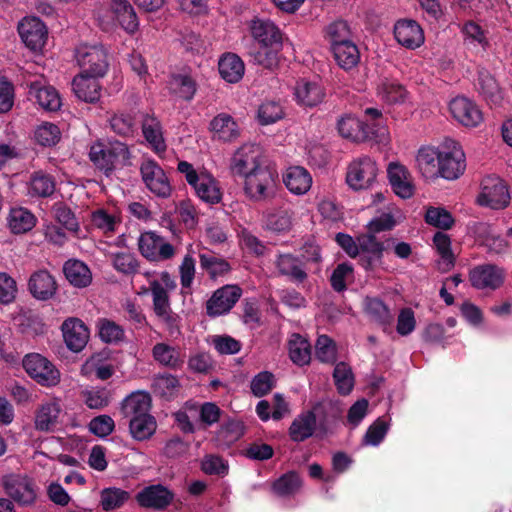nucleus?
<instances>
[{
	"label": "nucleus",
	"instance_id": "obj_58",
	"mask_svg": "<svg viewBox=\"0 0 512 512\" xmlns=\"http://www.w3.org/2000/svg\"><path fill=\"white\" fill-rule=\"evenodd\" d=\"M275 384V376L269 371H262L253 377L250 389L256 397H262L267 395Z\"/></svg>",
	"mask_w": 512,
	"mask_h": 512
},
{
	"label": "nucleus",
	"instance_id": "obj_11",
	"mask_svg": "<svg viewBox=\"0 0 512 512\" xmlns=\"http://www.w3.org/2000/svg\"><path fill=\"white\" fill-rule=\"evenodd\" d=\"M377 167L369 158L352 162L347 171L346 181L354 190L368 189L375 182Z\"/></svg>",
	"mask_w": 512,
	"mask_h": 512
},
{
	"label": "nucleus",
	"instance_id": "obj_6",
	"mask_svg": "<svg viewBox=\"0 0 512 512\" xmlns=\"http://www.w3.org/2000/svg\"><path fill=\"white\" fill-rule=\"evenodd\" d=\"M23 367L28 375L43 386L52 387L60 382V372L46 357L31 353L24 357Z\"/></svg>",
	"mask_w": 512,
	"mask_h": 512
},
{
	"label": "nucleus",
	"instance_id": "obj_8",
	"mask_svg": "<svg viewBox=\"0 0 512 512\" xmlns=\"http://www.w3.org/2000/svg\"><path fill=\"white\" fill-rule=\"evenodd\" d=\"M142 180L146 187L157 197L168 198L172 186L164 170L153 160L144 161L140 166Z\"/></svg>",
	"mask_w": 512,
	"mask_h": 512
},
{
	"label": "nucleus",
	"instance_id": "obj_47",
	"mask_svg": "<svg viewBox=\"0 0 512 512\" xmlns=\"http://www.w3.org/2000/svg\"><path fill=\"white\" fill-rule=\"evenodd\" d=\"M156 420L152 415L129 420V429L133 438L139 441L149 439L156 431Z\"/></svg>",
	"mask_w": 512,
	"mask_h": 512
},
{
	"label": "nucleus",
	"instance_id": "obj_17",
	"mask_svg": "<svg viewBox=\"0 0 512 512\" xmlns=\"http://www.w3.org/2000/svg\"><path fill=\"white\" fill-rule=\"evenodd\" d=\"M174 499V493L167 487L157 484L145 487L136 495V501L141 507L163 510Z\"/></svg>",
	"mask_w": 512,
	"mask_h": 512
},
{
	"label": "nucleus",
	"instance_id": "obj_19",
	"mask_svg": "<svg viewBox=\"0 0 512 512\" xmlns=\"http://www.w3.org/2000/svg\"><path fill=\"white\" fill-rule=\"evenodd\" d=\"M58 289L55 277L46 269L33 272L28 280V290L37 300L47 301L54 297Z\"/></svg>",
	"mask_w": 512,
	"mask_h": 512
},
{
	"label": "nucleus",
	"instance_id": "obj_21",
	"mask_svg": "<svg viewBox=\"0 0 512 512\" xmlns=\"http://www.w3.org/2000/svg\"><path fill=\"white\" fill-rule=\"evenodd\" d=\"M61 330L67 347L73 352L82 351L89 340V330L84 322L78 318L66 319Z\"/></svg>",
	"mask_w": 512,
	"mask_h": 512
},
{
	"label": "nucleus",
	"instance_id": "obj_34",
	"mask_svg": "<svg viewBox=\"0 0 512 512\" xmlns=\"http://www.w3.org/2000/svg\"><path fill=\"white\" fill-rule=\"evenodd\" d=\"M63 273L68 282L77 288L87 287L92 282L90 269L79 260H68L63 266Z\"/></svg>",
	"mask_w": 512,
	"mask_h": 512
},
{
	"label": "nucleus",
	"instance_id": "obj_7",
	"mask_svg": "<svg viewBox=\"0 0 512 512\" xmlns=\"http://www.w3.org/2000/svg\"><path fill=\"white\" fill-rule=\"evenodd\" d=\"M138 248L141 255L150 261L168 260L175 255L174 247L152 231L140 235Z\"/></svg>",
	"mask_w": 512,
	"mask_h": 512
},
{
	"label": "nucleus",
	"instance_id": "obj_50",
	"mask_svg": "<svg viewBox=\"0 0 512 512\" xmlns=\"http://www.w3.org/2000/svg\"><path fill=\"white\" fill-rule=\"evenodd\" d=\"M424 220L428 225L442 230H449L455 222L452 214L448 210L443 207L433 206L426 209Z\"/></svg>",
	"mask_w": 512,
	"mask_h": 512
},
{
	"label": "nucleus",
	"instance_id": "obj_63",
	"mask_svg": "<svg viewBox=\"0 0 512 512\" xmlns=\"http://www.w3.org/2000/svg\"><path fill=\"white\" fill-rule=\"evenodd\" d=\"M284 116L283 109L278 102L267 101L264 102L258 110V117L262 124H271Z\"/></svg>",
	"mask_w": 512,
	"mask_h": 512
},
{
	"label": "nucleus",
	"instance_id": "obj_28",
	"mask_svg": "<svg viewBox=\"0 0 512 512\" xmlns=\"http://www.w3.org/2000/svg\"><path fill=\"white\" fill-rule=\"evenodd\" d=\"M29 95L34 97L37 103L47 111H57L61 106L58 92L52 86H45L40 81L28 84Z\"/></svg>",
	"mask_w": 512,
	"mask_h": 512
},
{
	"label": "nucleus",
	"instance_id": "obj_64",
	"mask_svg": "<svg viewBox=\"0 0 512 512\" xmlns=\"http://www.w3.org/2000/svg\"><path fill=\"white\" fill-rule=\"evenodd\" d=\"M99 336L106 343L119 342L124 338V330L115 322L103 319L100 322Z\"/></svg>",
	"mask_w": 512,
	"mask_h": 512
},
{
	"label": "nucleus",
	"instance_id": "obj_62",
	"mask_svg": "<svg viewBox=\"0 0 512 512\" xmlns=\"http://www.w3.org/2000/svg\"><path fill=\"white\" fill-rule=\"evenodd\" d=\"M315 354L321 362L331 363L336 359V347L334 341L327 335L318 337L315 345Z\"/></svg>",
	"mask_w": 512,
	"mask_h": 512
},
{
	"label": "nucleus",
	"instance_id": "obj_36",
	"mask_svg": "<svg viewBox=\"0 0 512 512\" xmlns=\"http://www.w3.org/2000/svg\"><path fill=\"white\" fill-rule=\"evenodd\" d=\"M142 132L146 141L157 153L166 150L160 121L153 115L146 114L142 120Z\"/></svg>",
	"mask_w": 512,
	"mask_h": 512
},
{
	"label": "nucleus",
	"instance_id": "obj_56",
	"mask_svg": "<svg viewBox=\"0 0 512 512\" xmlns=\"http://www.w3.org/2000/svg\"><path fill=\"white\" fill-rule=\"evenodd\" d=\"M152 352L154 359L164 366L176 368L182 363L179 352L167 344H156Z\"/></svg>",
	"mask_w": 512,
	"mask_h": 512
},
{
	"label": "nucleus",
	"instance_id": "obj_52",
	"mask_svg": "<svg viewBox=\"0 0 512 512\" xmlns=\"http://www.w3.org/2000/svg\"><path fill=\"white\" fill-rule=\"evenodd\" d=\"M199 259L201 268L206 270L211 278L227 274L231 269L230 264L225 259L211 252L201 253Z\"/></svg>",
	"mask_w": 512,
	"mask_h": 512
},
{
	"label": "nucleus",
	"instance_id": "obj_40",
	"mask_svg": "<svg viewBox=\"0 0 512 512\" xmlns=\"http://www.w3.org/2000/svg\"><path fill=\"white\" fill-rule=\"evenodd\" d=\"M337 128L339 134L353 142L367 141V135L364 133L362 120L357 117L346 114L338 120Z\"/></svg>",
	"mask_w": 512,
	"mask_h": 512
},
{
	"label": "nucleus",
	"instance_id": "obj_61",
	"mask_svg": "<svg viewBox=\"0 0 512 512\" xmlns=\"http://www.w3.org/2000/svg\"><path fill=\"white\" fill-rule=\"evenodd\" d=\"M353 266L348 263H341L336 266L330 277V284L336 292L346 290V282L353 278Z\"/></svg>",
	"mask_w": 512,
	"mask_h": 512
},
{
	"label": "nucleus",
	"instance_id": "obj_35",
	"mask_svg": "<svg viewBox=\"0 0 512 512\" xmlns=\"http://www.w3.org/2000/svg\"><path fill=\"white\" fill-rule=\"evenodd\" d=\"M295 96L300 104L314 107L323 101L325 92L318 83L301 80L295 87Z\"/></svg>",
	"mask_w": 512,
	"mask_h": 512
},
{
	"label": "nucleus",
	"instance_id": "obj_49",
	"mask_svg": "<svg viewBox=\"0 0 512 512\" xmlns=\"http://www.w3.org/2000/svg\"><path fill=\"white\" fill-rule=\"evenodd\" d=\"M265 227L277 233L289 231L292 228V213L283 209L267 212Z\"/></svg>",
	"mask_w": 512,
	"mask_h": 512
},
{
	"label": "nucleus",
	"instance_id": "obj_39",
	"mask_svg": "<svg viewBox=\"0 0 512 512\" xmlns=\"http://www.w3.org/2000/svg\"><path fill=\"white\" fill-rule=\"evenodd\" d=\"M286 187L295 194L306 193L312 184L309 172L300 166L290 167L284 177Z\"/></svg>",
	"mask_w": 512,
	"mask_h": 512
},
{
	"label": "nucleus",
	"instance_id": "obj_9",
	"mask_svg": "<svg viewBox=\"0 0 512 512\" xmlns=\"http://www.w3.org/2000/svg\"><path fill=\"white\" fill-rule=\"evenodd\" d=\"M77 61L82 74L102 77L108 68L107 54L102 46H84L77 50Z\"/></svg>",
	"mask_w": 512,
	"mask_h": 512
},
{
	"label": "nucleus",
	"instance_id": "obj_30",
	"mask_svg": "<svg viewBox=\"0 0 512 512\" xmlns=\"http://www.w3.org/2000/svg\"><path fill=\"white\" fill-rule=\"evenodd\" d=\"M476 88L483 98L490 104L497 105L503 99L501 89L496 79L484 68L479 69L477 72Z\"/></svg>",
	"mask_w": 512,
	"mask_h": 512
},
{
	"label": "nucleus",
	"instance_id": "obj_13",
	"mask_svg": "<svg viewBox=\"0 0 512 512\" xmlns=\"http://www.w3.org/2000/svg\"><path fill=\"white\" fill-rule=\"evenodd\" d=\"M6 494L22 506L31 505L35 502L36 493L31 481L24 476L10 474L2 479Z\"/></svg>",
	"mask_w": 512,
	"mask_h": 512
},
{
	"label": "nucleus",
	"instance_id": "obj_43",
	"mask_svg": "<svg viewBox=\"0 0 512 512\" xmlns=\"http://www.w3.org/2000/svg\"><path fill=\"white\" fill-rule=\"evenodd\" d=\"M289 357L298 366H304L311 361V345L299 334H293L288 343Z\"/></svg>",
	"mask_w": 512,
	"mask_h": 512
},
{
	"label": "nucleus",
	"instance_id": "obj_57",
	"mask_svg": "<svg viewBox=\"0 0 512 512\" xmlns=\"http://www.w3.org/2000/svg\"><path fill=\"white\" fill-rule=\"evenodd\" d=\"M52 211L56 220L67 230L72 232L79 230V223L74 212L64 202H56L52 206Z\"/></svg>",
	"mask_w": 512,
	"mask_h": 512
},
{
	"label": "nucleus",
	"instance_id": "obj_29",
	"mask_svg": "<svg viewBox=\"0 0 512 512\" xmlns=\"http://www.w3.org/2000/svg\"><path fill=\"white\" fill-rule=\"evenodd\" d=\"M98 77L80 74L73 79V91L82 101L95 103L100 99L101 86Z\"/></svg>",
	"mask_w": 512,
	"mask_h": 512
},
{
	"label": "nucleus",
	"instance_id": "obj_31",
	"mask_svg": "<svg viewBox=\"0 0 512 512\" xmlns=\"http://www.w3.org/2000/svg\"><path fill=\"white\" fill-rule=\"evenodd\" d=\"M245 433V426L241 420L229 419L223 422L216 432L215 441L218 447L228 448L237 442Z\"/></svg>",
	"mask_w": 512,
	"mask_h": 512
},
{
	"label": "nucleus",
	"instance_id": "obj_18",
	"mask_svg": "<svg viewBox=\"0 0 512 512\" xmlns=\"http://www.w3.org/2000/svg\"><path fill=\"white\" fill-rule=\"evenodd\" d=\"M503 280L502 270L492 264L478 265L469 272V281L476 289L495 290L502 285Z\"/></svg>",
	"mask_w": 512,
	"mask_h": 512
},
{
	"label": "nucleus",
	"instance_id": "obj_3",
	"mask_svg": "<svg viewBox=\"0 0 512 512\" xmlns=\"http://www.w3.org/2000/svg\"><path fill=\"white\" fill-rule=\"evenodd\" d=\"M278 174L268 166L256 169L244 177V191L250 200L260 202L274 197Z\"/></svg>",
	"mask_w": 512,
	"mask_h": 512
},
{
	"label": "nucleus",
	"instance_id": "obj_45",
	"mask_svg": "<svg viewBox=\"0 0 512 512\" xmlns=\"http://www.w3.org/2000/svg\"><path fill=\"white\" fill-rule=\"evenodd\" d=\"M35 222L34 215L24 208H14L10 211L8 224L15 234L30 231L35 226Z\"/></svg>",
	"mask_w": 512,
	"mask_h": 512
},
{
	"label": "nucleus",
	"instance_id": "obj_46",
	"mask_svg": "<svg viewBox=\"0 0 512 512\" xmlns=\"http://www.w3.org/2000/svg\"><path fill=\"white\" fill-rule=\"evenodd\" d=\"M301 485L302 481L298 473L289 471L273 482L272 490L276 495L286 497L298 492Z\"/></svg>",
	"mask_w": 512,
	"mask_h": 512
},
{
	"label": "nucleus",
	"instance_id": "obj_41",
	"mask_svg": "<svg viewBox=\"0 0 512 512\" xmlns=\"http://www.w3.org/2000/svg\"><path fill=\"white\" fill-rule=\"evenodd\" d=\"M441 149L434 147H421L416 156V162L422 175L426 178L437 176Z\"/></svg>",
	"mask_w": 512,
	"mask_h": 512
},
{
	"label": "nucleus",
	"instance_id": "obj_59",
	"mask_svg": "<svg viewBox=\"0 0 512 512\" xmlns=\"http://www.w3.org/2000/svg\"><path fill=\"white\" fill-rule=\"evenodd\" d=\"M170 89L185 100H190L196 91L193 79L185 75L173 76L170 81Z\"/></svg>",
	"mask_w": 512,
	"mask_h": 512
},
{
	"label": "nucleus",
	"instance_id": "obj_38",
	"mask_svg": "<svg viewBox=\"0 0 512 512\" xmlns=\"http://www.w3.org/2000/svg\"><path fill=\"white\" fill-rule=\"evenodd\" d=\"M210 129L214 136L223 141H232L239 136L238 125L226 113H221L210 122Z\"/></svg>",
	"mask_w": 512,
	"mask_h": 512
},
{
	"label": "nucleus",
	"instance_id": "obj_15",
	"mask_svg": "<svg viewBox=\"0 0 512 512\" xmlns=\"http://www.w3.org/2000/svg\"><path fill=\"white\" fill-rule=\"evenodd\" d=\"M449 110L453 118L466 127H476L483 121V115L475 102L464 96L451 100Z\"/></svg>",
	"mask_w": 512,
	"mask_h": 512
},
{
	"label": "nucleus",
	"instance_id": "obj_22",
	"mask_svg": "<svg viewBox=\"0 0 512 512\" xmlns=\"http://www.w3.org/2000/svg\"><path fill=\"white\" fill-rule=\"evenodd\" d=\"M275 266L280 275L288 277L295 283H303L308 278L305 261L292 254L279 255L275 261Z\"/></svg>",
	"mask_w": 512,
	"mask_h": 512
},
{
	"label": "nucleus",
	"instance_id": "obj_23",
	"mask_svg": "<svg viewBox=\"0 0 512 512\" xmlns=\"http://www.w3.org/2000/svg\"><path fill=\"white\" fill-rule=\"evenodd\" d=\"M109 12L126 32L134 33L138 29V17L129 1L111 0Z\"/></svg>",
	"mask_w": 512,
	"mask_h": 512
},
{
	"label": "nucleus",
	"instance_id": "obj_25",
	"mask_svg": "<svg viewBox=\"0 0 512 512\" xmlns=\"http://www.w3.org/2000/svg\"><path fill=\"white\" fill-rule=\"evenodd\" d=\"M251 32L258 45L282 47V34L279 28L270 20H254L251 25Z\"/></svg>",
	"mask_w": 512,
	"mask_h": 512
},
{
	"label": "nucleus",
	"instance_id": "obj_20",
	"mask_svg": "<svg viewBox=\"0 0 512 512\" xmlns=\"http://www.w3.org/2000/svg\"><path fill=\"white\" fill-rule=\"evenodd\" d=\"M394 37L400 45L412 50L420 47L425 40L421 26L411 19H402L396 22Z\"/></svg>",
	"mask_w": 512,
	"mask_h": 512
},
{
	"label": "nucleus",
	"instance_id": "obj_16",
	"mask_svg": "<svg viewBox=\"0 0 512 512\" xmlns=\"http://www.w3.org/2000/svg\"><path fill=\"white\" fill-rule=\"evenodd\" d=\"M260 149L255 145L246 144L240 147L231 160L233 173L245 177L248 173L262 168Z\"/></svg>",
	"mask_w": 512,
	"mask_h": 512
},
{
	"label": "nucleus",
	"instance_id": "obj_26",
	"mask_svg": "<svg viewBox=\"0 0 512 512\" xmlns=\"http://www.w3.org/2000/svg\"><path fill=\"white\" fill-rule=\"evenodd\" d=\"M151 397L144 392H136L127 396L121 404V414L124 418L134 419L150 415Z\"/></svg>",
	"mask_w": 512,
	"mask_h": 512
},
{
	"label": "nucleus",
	"instance_id": "obj_10",
	"mask_svg": "<svg viewBox=\"0 0 512 512\" xmlns=\"http://www.w3.org/2000/svg\"><path fill=\"white\" fill-rule=\"evenodd\" d=\"M386 177L396 196L401 199H409L414 195L413 177L405 165L398 161L390 162L386 167Z\"/></svg>",
	"mask_w": 512,
	"mask_h": 512
},
{
	"label": "nucleus",
	"instance_id": "obj_54",
	"mask_svg": "<svg viewBox=\"0 0 512 512\" xmlns=\"http://www.w3.org/2000/svg\"><path fill=\"white\" fill-rule=\"evenodd\" d=\"M55 190V182L52 176L38 171L35 172L30 179V191L33 195L39 197H48Z\"/></svg>",
	"mask_w": 512,
	"mask_h": 512
},
{
	"label": "nucleus",
	"instance_id": "obj_48",
	"mask_svg": "<svg viewBox=\"0 0 512 512\" xmlns=\"http://www.w3.org/2000/svg\"><path fill=\"white\" fill-rule=\"evenodd\" d=\"M100 505L104 511L122 507L130 498V493L116 487L105 488L100 493Z\"/></svg>",
	"mask_w": 512,
	"mask_h": 512
},
{
	"label": "nucleus",
	"instance_id": "obj_4",
	"mask_svg": "<svg viewBox=\"0 0 512 512\" xmlns=\"http://www.w3.org/2000/svg\"><path fill=\"white\" fill-rule=\"evenodd\" d=\"M466 169L465 153L452 139H447L441 148L437 176L446 180L458 179Z\"/></svg>",
	"mask_w": 512,
	"mask_h": 512
},
{
	"label": "nucleus",
	"instance_id": "obj_27",
	"mask_svg": "<svg viewBox=\"0 0 512 512\" xmlns=\"http://www.w3.org/2000/svg\"><path fill=\"white\" fill-rule=\"evenodd\" d=\"M150 290L153 296V309L155 314L172 328L175 325L176 318L170 307L168 292L157 280L151 282Z\"/></svg>",
	"mask_w": 512,
	"mask_h": 512
},
{
	"label": "nucleus",
	"instance_id": "obj_60",
	"mask_svg": "<svg viewBox=\"0 0 512 512\" xmlns=\"http://www.w3.org/2000/svg\"><path fill=\"white\" fill-rule=\"evenodd\" d=\"M61 138V133L57 125L45 123L39 126L35 131V139L38 144L51 147L56 145Z\"/></svg>",
	"mask_w": 512,
	"mask_h": 512
},
{
	"label": "nucleus",
	"instance_id": "obj_5",
	"mask_svg": "<svg viewBox=\"0 0 512 512\" xmlns=\"http://www.w3.org/2000/svg\"><path fill=\"white\" fill-rule=\"evenodd\" d=\"M477 203L495 210L506 208L510 203V194L505 182L497 176H486L481 182Z\"/></svg>",
	"mask_w": 512,
	"mask_h": 512
},
{
	"label": "nucleus",
	"instance_id": "obj_1",
	"mask_svg": "<svg viewBox=\"0 0 512 512\" xmlns=\"http://www.w3.org/2000/svg\"><path fill=\"white\" fill-rule=\"evenodd\" d=\"M384 217L372 219L366 226V232L358 236L360 261L365 269L373 270L382 264Z\"/></svg>",
	"mask_w": 512,
	"mask_h": 512
},
{
	"label": "nucleus",
	"instance_id": "obj_42",
	"mask_svg": "<svg viewBox=\"0 0 512 512\" xmlns=\"http://www.w3.org/2000/svg\"><path fill=\"white\" fill-rule=\"evenodd\" d=\"M332 51L337 64L344 70L354 68L359 62L360 54L352 41L334 44Z\"/></svg>",
	"mask_w": 512,
	"mask_h": 512
},
{
	"label": "nucleus",
	"instance_id": "obj_55",
	"mask_svg": "<svg viewBox=\"0 0 512 512\" xmlns=\"http://www.w3.org/2000/svg\"><path fill=\"white\" fill-rule=\"evenodd\" d=\"M113 267L124 275L136 274L139 270L140 264L136 256L129 252H118L111 255Z\"/></svg>",
	"mask_w": 512,
	"mask_h": 512
},
{
	"label": "nucleus",
	"instance_id": "obj_37",
	"mask_svg": "<svg viewBox=\"0 0 512 512\" xmlns=\"http://www.w3.org/2000/svg\"><path fill=\"white\" fill-rule=\"evenodd\" d=\"M316 427V416L312 411L301 414L292 422L289 435L295 442H302L311 437Z\"/></svg>",
	"mask_w": 512,
	"mask_h": 512
},
{
	"label": "nucleus",
	"instance_id": "obj_51",
	"mask_svg": "<svg viewBox=\"0 0 512 512\" xmlns=\"http://www.w3.org/2000/svg\"><path fill=\"white\" fill-rule=\"evenodd\" d=\"M333 379L341 395H348L352 391L354 387V375L351 367L347 363L339 362L336 364Z\"/></svg>",
	"mask_w": 512,
	"mask_h": 512
},
{
	"label": "nucleus",
	"instance_id": "obj_24",
	"mask_svg": "<svg viewBox=\"0 0 512 512\" xmlns=\"http://www.w3.org/2000/svg\"><path fill=\"white\" fill-rule=\"evenodd\" d=\"M61 406L58 401L42 403L35 412L34 425L38 431H53L59 423Z\"/></svg>",
	"mask_w": 512,
	"mask_h": 512
},
{
	"label": "nucleus",
	"instance_id": "obj_44",
	"mask_svg": "<svg viewBox=\"0 0 512 512\" xmlns=\"http://www.w3.org/2000/svg\"><path fill=\"white\" fill-rule=\"evenodd\" d=\"M194 190L201 200L209 204L219 203L222 199L217 181L209 174H202V181Z\"/></svg>",
	"mask_w": 512,
	"mask_h": 512
},
{
	"label": "nucleus",
	"instance_id": "obj_53",
	"mask_svg": "<svg viewBox=\"0 0 512 512\" xmlns=\"http://www.w3.org/2000/svg\"><path fill=\"white\" fill-rule=\"evenodd\" d=\"M382 117V111L377 108L365 109L362 124L364 133L367 135V141L379 143L380 121Z\"/></svg>",
	"mask_w": 512,
	"mask_h": 512
},
{
	"label": "nucleus",
	"instance_id": "obj_2",
	"mask_svg": "<svg viewBox=\"0 0 512 512\" xmlns=\"http://www.w3.org/2000/svg\"><path fill=\"white\" fill-rule=\"evenodd\" d=\"M89 158L96 168L109 176L116 168L128 164L130 151L128 146L120 141L109 142L107 145L96 142L90 147Z\"/></svg>",
	"mask_w": 512,
	"mask_h": 512
},
{
	"label": "nucleus",
	"instance_id": "obj_14",
	"mask_svg": "<svg viewBox=\"0 0 512 512\" xmlns=\"http://www.w3.org/2000/svg\"><path fill=\"white\" fill-rule=\"evenodd\" d=\"M18 32L25 45L32 51H41L48 31L45 24L36 17L24 18L18 25Z\"/></svg>",
	"mask_w": 512,
	"mask_h": 512
},
{
	"label": "nucleus",
	"instance_id": "obj_12",
	"mask_svg": "<svg viewBox=\"0 0 512 512\" xmlns=\"http://www.w3.org/2000/svg\"><path fill=\"white\" fill-rule=\"evenodd\" d=\"M242 295L237 285H226L217 289L206 303L207 314L211 317L229 312Z\"/></svg>",
	"mask_w": 512,
	"mask_h": 512
},
{
	"label": "nucleus",
	"instance_id": "obj_33",
	"mask_svg": "<svg viewBox=\"0 0 512 512\" xmlns=\"http://www.w3.org/2000/svg\"><path fill=\"white\" fill-rule=\"evenodd\" d=\"M218 70L225 81L237 83L242 79L245 67L239 56L233 53H227L220 58Z\"/></svg>",
	"mask_w": 512,
	"mask_h": 512
},
{
	"label": "nucleus",
	"instance_id": "obj_32",
	"mask_svg": "<svg viewBox=\"0 0 512 512\" xmlns=\"http://www.w3.org/2000/svg\"><path fill=\"white\" fill-rule=\"evenodd\" d=\"M282 47L276 45H253L248 51L250 61L266 69L273 70L279 64V52Z\"/></svg>",
	"mask_w": 512,
	"mask_h": 512
}]
</instances>
